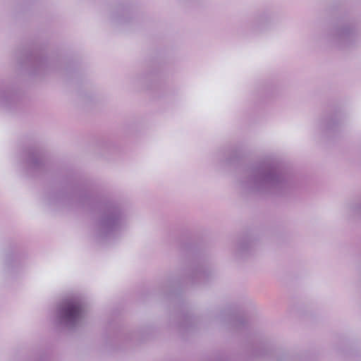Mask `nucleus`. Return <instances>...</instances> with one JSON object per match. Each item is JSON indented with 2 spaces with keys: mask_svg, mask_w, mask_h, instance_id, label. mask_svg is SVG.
Returning a JSON list of instances; mask_svg holds the SVG:
<instances>
[{
  "mask_svg": "<svg viewBox=\"0 0 361 361\" xmlns=\"http://www.w3.org/2000/svg\"><path fill=\"white\" fill-rule=\"evenodd\" d=\"M85 316V307L82 297L71 295L66 297L57 306L56 322L66 328L73 329L80 324Z\"/></svg>",
  "mask_w": 361,
  "mask_h": 361,
  "instance_id": "f257e3e1",
  "label": "nucleus"
},
{
  "mask_svg": "<svg viewBox=\"0 0 361 361\" xmlns=\"http://www.w3.org/2000/svg\"><path fill=\"white\" fill-rule=\"evenodd\" d=\"M283 182V176L276 169L263 166L252 171L246 182V186L261 192L274 191L281 188Z\"/></svg>",
  "mask_w": 361,
  "mask_h": 361,
  "instance_id": "f03ea898",
  "label": "nucleus"
},
{
  "mask_svg": "<svg viewBox=\"0 0 361 361\" xmlns=\"http://www.w3.org/2000/svg\"><path fill=\"white\" fill-rule=\"evenodd\" d=\"M126 219L120 210L114 209L102 218L99 224L101 237H113L122 230Z\"/></svg>",
  "mask_w": 361,
  "mask_h": 361,
  "instance_id": "7ed1b4c3",
  "label": "nucleus"
},
{
  "mask_svg": "<svg viewBox=\"0 0 361 361\" xmlns=\"http://www.w3.org/2000/svg\"><path fill=\"white\" fill-rule=\"evenodd\" d=\"M27 163L30 167H37L41 164V157L37 152H30L27 154Z\"/></svg>",
  "mask_w": 361,
  "mask_h": 361,
  "instance_id": "20e7f679",
  "label": "nucleus"
},
{
  "mask_svg": "<svg viewBox=\"0 0 361 361\" xmlns=\"http://www.w3.org/2000/svg\"><path fill=\"white\" fill-rule=\"evenodd\" d=\"M350 30L348 27H343L336 31V37L339 41L345 42L349 39Z\"/></svg>",
  "mask_w": 361,
  "mask_h": 361,
  "instance_id": "39448f33",
  "label": "nucleus"
}]
</instances>
